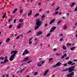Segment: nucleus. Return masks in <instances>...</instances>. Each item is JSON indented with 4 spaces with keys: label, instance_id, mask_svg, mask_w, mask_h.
Wrapping results in <instances>:
<instances>
[{
    "label": "nucleus",
    "instance_id": "nucleus-20",
    "mask_svg": "<svg viewBox=\"0 0 77 77\" xmlns=\"http://www.w3.org/2000/svg\"><path fill=\"white\" fill-rule=\"evenodd\" d=\"M39 13H38L37 14H35L34 15V17H38V16H39Z\"/></svg>",
    "mask_w": 77,
    "mask_h": 77
},
{
    "label": "nucleus",
    "instance_id": "nucleus-62",
    "mask_svg": "<svg viewBox=\"0 0 77 77\" xmlns=\"http://www.w3.org/2000/svg\"><path fill=\"white\" fill-rule=\"evenodd\" d=\"M62 14V12H60L59 13V15H61Z\"/></svg>",
    "mask_w": 77,
    "mask_h": 77
},
{
    "label": "nucleus",
    "instance_id": "nucleus-26",
    "mask_svg": "<svg viewBox=\"0 0 77 77\" xmlns=\"http://www.w3.org/2000/svg\"><path fill=\"white\" fill-rule=\"evenodd\" d=\"M51 34V33H48V35H47V37H48V36H50V34Z\"/></svg>",
    "mask_w": 77,
    "mask_h": 77
},
{
    "label": "nucleus",
    "instance_id": "nucleus-46",
    "mask_svg": "<svg viewBox=\"0 0 77 77\" xmlns=\"http://www.w3.org/2000/svg\"><path fill=\"white\" fill-rule=\"evenodd\" d=\"M20 38V36H18L17 37L16 39H19Z\"/></svg>",
    "mask_w": 77,
    "mask_h": 77
},
{
    "label": "nucleus",
    "instance_id": "nucleus-57",
    "mask_svg": "<svg viewBox=\"0 0 77 77\" xmlns=\"http://www.w3.org/2000/svg\"><path fill=\"white\" fill-rule=\"evenodd\" d=\"M4 59V58H0V60H3Z\"/></svg>",
    "mask_w": 77,
    "mask_h": 77
},
{
    "label": "nucleus",
    "instance_id": "nucleus-18",
    "mask_svg": "<svg viewBox=\"0 0 77 77\" xmlns=\"http://www.w3.org/2000/svg\"><path fill=\"white\" fill-rule=\"evenodd\" d=\"M61 54H62L61 53H56V55H57V56H60V55Z\"/></svg>",
    "mask_w": 77,
    "mask_h": 77
},
{
    "label": "nucleus",
    "instance_id": "nucleus-21",
    "mask_svg": "<svg viewBox=\"0 0 77 77\" xmlns=\"http://www.w3.org/2000/svg\"><path fill=\"white\" fill-rule=\"evenodd\" d=\"M68 68H66L65 69H64L62 71H68Z\"/></svg>",
    "mask_w": 77,
    "mask_h": 77
},
{
    "label": "nucleus",
    "instance_id": "nucleus-34",
    "mask_svg": "<svg viewBox=\"0 0 77 77\" xmlns=\"http://www.w3.org/2000/svg\"><path fill=\"white\" fill-rule=\"evenodd\" d=\"M75 11H77V6L75 8Z\"/></svg>",
    "mask_w": 77,
    "mask_h": 77
},
{
    "label": "nucleus",
    "instance_id": "nucleus-32",
    "mask_svg": "<svg viewBox=\"0 0 77 77\" xmlns=\"http://www.w3.org/2000/svg\"><path fill=\"white\" fill-rule=\"evenodd\" d=\"M5 16H6V14H4L3 16V17H2V18H3V19L5 18Z\"/></svg>",
    "mask_w": 77,
    "mask_h": 77
},
{
    "label": "nucleus",
    "instance_id": "nucleus-30",
    "mask_svg": "<svg viewBox=\"0 0 77 77\" xmlns=\"http://www.w3.org/2000/svg\"><path fill=\"white\" fill-rule=\"evenodd\" d=\"M14 60V58H10V61H12V60Z\"/></svg>",
    "mask_w": 77,
    "mask_h": 77
},
{
    "label": "nucleus",
    "instance_id": "nucleus-5",
    "mask_svg": "<svg viewBox=\"0 0 77 77\" xmlns=\"http://www.w3.org/2000/svg\"><path fill=\"white\" fill-rule=\"evenodd\" d=\"M74 75V73L72 72L70 74H68L67 75V77H72V76Z\"/></svg>",
    "mask_w": 77,
    "mask_h": 77
},
{
    "label": "nucleus",
    "instance_id": "nucleus-25",
    "mask_svg": "<svg viewBox=\"0 0 77 77\" xmlns=\"http://www.w3.org/2000/svg\"><path fill=\"white\" fill-rule=\"evenodd\" d=\"M75 47H72L71 48L70 50H74V49H75Z\"/></svg>",
    "mask_w": 77,
    "mask_h": 77
},
{
    "label": "nucleus",
    "instance_id": "nucleus-58",
    "mask_svg": "<svg viewBox=\"0 0 77 77\" xmlns=\"http://www.w3.org/2000/svg\"><path fill=\"white\" fill-rule=\"evenodd\" d=\"M15 12H16V11L14 10V11H13V14H15Z\"/></svg>",
    "mask_w": 77,
    "mask_h": 77
},
{
    "label": "nucleus",
    "instance_id": "nucleus-45",
    "mask_svg": "<svg viewBox=\"0 0 77 77\" xmlns=\"http://www.w3.org/2000/svg\"><path fill=\"white\" fill-rule=\"evenodd\" d=\"M11 20H12V18H11V19H9L8 21V22H10L11 21Z\"/></svg>",
    "mask_w": 77,
    "mask_h": 77
},
{
    "label": "nucleus",
    "instance_id": "nucleus-3",
    "mask_svg": "<svg viewBox=\"0 0 77 77\" xmlns=\"http://www.w3.org/2000/svg\"><path fill=\"white\" fill-rule=\"evenodd\" d=\"M13 53H14V54L11 55L10 58H14V57H15V56L16 54L17 53V51H11V54H13Z\"/></svg>",
    "mask_w": 77,
    "mask_h": 77
},
{
    "label": "nucleus",
    "instance_id": "nucleus-7",
    "mask_svg": "<svg viewBox=\"0 0 77 77\" xmlns=\"http://www.w3.org/2000/svg\"><path fill=\"white\" fill-rule=\"evenodd\" d=\"M56 27L54 26L52 27L51 29L50 32H53L56 29Z\"/></svg>",
    "mask_w": 77,
    "mask_h": 77
},
{
    "label": "nucleus",
    "instance_id": "nucleus-54",
    "mask_svg": "<svg viewBox=\"0 0 77 77\" xmlns=\"http://www.w3.org/2000/svg\"><path fill=\"white\" fill-rule=\"evenodd\" d=\"M42 11V9H40L39 10V12H41Z\"/></svg>",
    "mask_w": 77,
    "mask_h": 77
},
{
    "label": "nucleus",
    "instance_id": "nucleus-47",
    "mask_svg": "<svg viewBox=\"0 0 77 77\" xmlns=\"http://www.w3.org/2000/svg\"><path fill=\"white\" fill-rule=\"evenodd\" d=\"M17 20H16V19H15L14 20V23H15V22H16V21Z\"/></svg>",
    "mask_w": 77,
    "mask_h": 77
},
{
    "label": "nucleus",
    "instance_id": "nucleus-16",
    "mask_svg": "<svg viewBox=\"0 0 77 77\" xmlns=\"http://www.w3.org/2000/svg\"><path fill=\"white\" fill-rule=\"evenodd\" d=\"M37 66H39V67L41 66H42V64H41V62L37 64Z\"/></svg>",
    "mask_w": 77,
    "mask_h": 77
},
{
    "label": "nucleus",
    "instance_id": "nucleus-23",
    "mask_svg": "<svg viewBox=\"0 0 77 77\" xmlns=\"http://www.w3.org/2000/svg\"><path fill=\"white\" fill-rule=\"evenodd\" d=\"M66 56H67L66 54H64V56H62V58H64V56L65 57H66Z\"/></svg>",
    "mask_w": 77,
    "mask_h": 77
},
{
    "label": "nucleus",
    "instance_id": "nucleus-28",
    "mask_svg": "<svg viewBox=\"0 0 77 77\" xmlns=\"http://www.w3.org/2000/svg\"><path fill=\"white\" fill-rule=\"evenodd\" d=\"M38 72H35L34 73V75H36L37 74H38Z\"/></svg>",
    "mask_w": 77,
    "mask_h": 77
},
{
    "label": "nucleus",
    "instance_id": "nucleus-42",
    "mask_svg": "<svg viewBox=\"0 0 77 77\" xmlns=\"http://www.w3.org/2000/svg\"><path fill=\"white\" fill-rule=\"evenodd\" d=\"M42 18H45V16L44 15H43L42 16Z\"/></svg>",
    "mask_w": 77,
    "mask_h": 77
},
{
    "label": "nucleus",
    "instance_id": "nucleus-41",
    "mask_svg": "<svg viewBox=\"0 0 77 77\" xmlns=\"http://www.w3.org/2000/svg\"><path fill=\"white\" fill-rule=\"evenodd\" d=\"M58 13H59V11L55 12V14H58Z\"/></svg>",
    "mask_w": 77,
    "mask_h": 77
},
{
    "label": "nucleus",
    "instance_id": "nucleus-8",
    "mask_svg": "<svg viewBox=\"0 0 77 77\" xmlns=\"http://www.w3.org/2000/svg\"><path fill=\"white\" fill-rule=\"evenodd\" d=\"M9 62V60H7V58H5V60H4V64L6 63V62Z\"/></svg>",
    "mask_w": 77,
    "mask_h": 77
},
{
    "label": "nucleus",
    "instance_id": "nucleus-9",
    "mask_svg": "<svg viewBox=\"0 0 77 77\" xmlns=\"http://www.w3.org/2000/svg\"><path fill=\"white\" fill-rule=\"evenodd\" d=\"M42 34V32L39 31L38 32L37 36H39V35H41Z\"/></svg>",
    "mask_w": 77,
    "mask_h": 77
},
{
    "label": "nucleus",
    "instance_id": "nucleus-33",
    "mask_svg": "<svg viewBox=\"0 0 77 77\" xmlns=\"http://www.w3.org/2000/svg\"><path fill=\"white\" fill-rule=\"evenodd\" d=\"M32 62V60H31L29 61H28L27 63H30V62Z\"/></svg>",
    "mask_w": 77,
    "mask_h": 77
},
{
    "label": "nucleus",
    "instance_id": "nucleus-56",
    "mask_svg": "<svg viewBox=\"0 0 77 77\" xmlns=\"http://www.w3.org/2000/svg\"><path fill=\"white\" fill-rule=\"evenodd\" d=\"M19 72H20V71H18L16 73H17V74H18V73H19Z\"/></svg>",
    "mask_w": 77,
    "mask_h": 77
},
{
    "label": "nucleus",
    "instance_id": "nucleus-22",
    "mask_svg": "<svg viewBox=\"0 0 77 77\" xmlns=\"http://www.w3.org/2000/svg\"><path fill=\"white\" fill-rule=\"evenodd\" d=\"M24 69H25L24 68H23V69H22L20 71V73H21L23 71H24Z\"/></svg>",
    "mask_w": 77,
    "mask_h": 77
},
{
    "label": "nucleus",
    "instance_id": "nucleus-36",
    "mask_svg": "<svg viewBox=\"0 0 77 77\" xmlns=\"http://www.w3.org/2000/svg\"><path fill=\"white\" fill-rule=\"evenodd\" d=\"M32 40V38H30L29 40V42H30V41Z\"/></svg>",
    "mask_w": 77,
    "mask_h": 77
},
{
    "label": "nucleus",
    "instance_id": "nucleus-38",
    "mask_svg": "<svg viewBox=\"0 0 77 77\" xmlns=\"http://www.w3.org/2000/svg\"><path fill=\"white\" fill-rule=\"evenodd\" d=\"M71 45V43H69V44H68L67 45L68 46V45Z\"/></svg>",
    "mask_w": 77,
    "mask_h": 77
},
{
    "label": "nucleus",
    "instance_id": "nucleus-39",
    "mask_svg": "<svg viewBox=\"0 0 77 77\" xmlns=\"http://www.w3.org/2000/svg\"><path fill=\"white\" fill-rule=\"evenodd\" d=\"M53 60V58H50L49 59V61H50V60Z\"/></svg>",
    "mask_w": 77,
    "mask_h": 77
},
{
    "label": "nucleus",
    "instance_id": "nucleus-10",
    "mask_svg": "<svg viewBox=\"0 0 77 77\" xmlns=\"http://www.w3.org/2000/svg\"><path fill=\"white\" fill-rule=\"evenodd\" d=\"M75 5V3L73 2L71 4L70 6L71 8L73 7Z\"/></svg>",
    "mask_w": 77,
    "mask_h": 77
},
{
    "label": "nucleus",
    "instance_id": "nucleus-2",
    "mask_svg": "<svg viewBox=\"0 0 77 77\" xmlns=\"http://www.w3.org/2000/svg\"><path fill=\"white\" fill-rule=\"evenodd\" d=\"M75 66H72L69 67L67 68V69L69 72H73V71H75Z\"/></svg>",
    "mask_w": 77,
    "mask_h": 77
},
{
    "label": "nucleus",
    "instance_id": "nucleus-48",
    "mask_svg": "<svg viewBox=\"0 0 77 77\" xmlns=\"http://www.w3.org/2000/svg\"><path fill=\"white\" fill-rule=\"evenodd\" d=\"M3 63L4 64V62L2 61L1 62V64H3Z\"/></svg>",
    "mask_w": 77,
    "mask_h": 77
},
{
    "label": "nucleus",
    "instance_id": "nucleus-17",
    "mask_svg": "<svg viewBox=\"0 0 77 77\" xmlns=\"http://www.w3.org/2000/svg\"><path fill=\"white\" fill-rule=\"evenodd\" d=\"M63 50H66V46L64 45H63Z\"/></svg>",
    "mask_w": 77,
    "mask_h": 77
},
{
    "label": "nucleus",
    "instance_id": "nucleus-29",
    "mask_svg": "<svg viewBox=\"0 0 77 77\" xmlns=\"http://www.w3.org/2000/svg\"><path fill=\"white\" fill-rule=\"evenodd\" d=\"M66 29H67V26H64V30H66Z\"/></svg>",
    "mask_w": 77,
    "mask_h": 77
},
{
    "label": "nucleus",
    "instance_id": "nucleus-61",
    "mask_svg": "<svg viewBox=\"0 0 77 77\" xmlns=\"http://www.w3.org/2000/svg\"><path fill=\"white\" fill-rule=\"evenodd\" d=\"M47 72H45V74H44L45 75H46V74H47Z\"/></svg>",
    "mask_w": 77,
    "mask_h": 77
},
{
    "label": "nucleus",
    "instance_id": "nucleus-40",
    "mask_svg": "<svg viewBox=\"0 0 77 77\" xmlns=\"http://www.w3.org/2000/svg\"><path fill=\"white\" fill-rule=\"evenodd\" d=\"M60 8L59 7H58L56 9H55V11H57V10H58V9H59Z\"/></svg>",
    "mask_w": 77,
    "mask_h": 77
},
{
    "label": "nucleus",
    "instance_id": "nucleus-12",
    "mask_svg": "<svg viewBox=\"0 0 77 77\" xmlns=\"http://www.w3.org/2000/svg\"><path fill=\"white\" fill-rule=\"evenodd\" d=\"M21 27V23H20L17 26V28L18 29H20V28Z\"/></svg>",
    "mask_w": 77,
    "mask_h": 77
},
{
    "label": "nucleus",
    "instance_id": "nucleus-63",
    "mask_svg": "<svg viewBox=\"0 0 77 77\" xmlns=\"http://www.w3.org/2000/svg\"><path fill=\"white\" fill-rule=\"evenodd\" d=\"M9 68H10V67H7V68H6V69H9Z\"/></svg>",
    "mask_w": 77,
    "mask_h": 77
},
{
    "label": "nucleus",
    "instance_id": "nucleus-35",
    "mask_svg": "<svg viewBox=\"0 0 77 77\" xmlns=\"http://www.w3.org/2000/svg\"><path fill=\"white\" fill-rule=\"evenodd\" d=\"M67 63H64V66H67Z\"/></svg>",
    "mask_w": 77,
    "mask_h": 77
},
{
    "label": "nucleus",
    "instance_id": "nucleus-13",
    "mask_svg": "<svg viewBox=\"0 0 77 77\" xmlns=\"http://www.w3.org/2000/svg\"><path fill=\"white\" fill-rule=\"evenodd\" d=\"M32 11H30V12L28 13V16H29V15H32Z\"/></svg>",
    "mask_w": 77,
    "mask_h": 77
},
{
    "label": "nucleus",
    "instance_id": "nucleus-55",
    "mask_svg": "<svg viewBox=\"0 0 77 77\" xmlns=\"http://www.w3.org/2000/svg\"><path fill=\"white\" fill-rule=\"evenodd\" d=\"M54 51H56V50H57V49H56V48H55L54 49Z\"/></svg>",
    "mask_w": 77,
    "mask_h": 77
},
{
    "label": "nucleus",
    "instance_id": "nucleus-27",
    "mask_svg": "<svg viewBox=\"0 0 77 77\" xmlns=\"http://www.w3.org/2000/svg\"><path fill=\"white\" fill-rule=\"evenodd\" d=\"M61 20L58 21V22L57 23V24H59V23L61 22Z\"/></svg>",
    "mask_w": 77,
    "mask_h": 77
},
{
    "label": "nucleus",
    "instance_id": "nucleus-11",
    "mask_svg": "<svg viewBox=\"0 0 77 77\" xmlns=\"http://www.w3.org/2000/svg\"><path fill=\"white\" fill-rule=\"evenodd\" d=\"M55 21V19H52L51 21L50 22L49 24H51L53 22H54Z\"/></svg>",
    "mask_w": 77,
    "mask_h": 77
},
{
    "label": "nucleus",
    "instance_id": "nucleus-1",
    "mask_svg": "<svg viewBox=\"0 0 77 77\" xmlns=\"http://www.w3.org/2000/svg\"><path fill=\"white\" fill-rule=\"evenodd\" d=\"M40 19H37L35 20L37 22L36 23V26L35 28V30H37L38 29L39 27V26L41 25V24H42V21H39Z\"/></svg>",
    "mask_w": 77,
    "mask_h": 77
},
{
    "label": "nucleus",
    "instance_id": "nucleus-60",
    "mask_svg": "<svg viewBox=\"0 0 77 77\" xmlns=\"http://www.w3.org/2000/svg\"><path fill=\"white\" fill-rule=\"evenodd\" d=\"M73 61L74 62H76L77 61V60H73Z\"/></svg>",
    "mask_w": 77,
    "mask_h": 77
},
{
    "label": "nucleus",
    "instance_id": "nucleus-49",
    "mask_svg": "<svg viewBox=\"0 0 77 77\" xmlns=\"http://www.w3.org/2000/svg\"><path fill=\"white\" fill-rule=\"evenodd\" d=\"M62 19H65V17L64 16L63 17Z\"/></svg>",
    "mask_w": 77,
    "mask_h": 77
},
{
    "label": "nucleus",
    "instance_id": "nucleus-50",
    "mask_svg": "<svg viewBox=\"0 0 77 77\" xmlns=\"http://www.w3.org/2000/svg\"><path fill=\"white\" fill-rule=\"evenodd\" d=\"M32 42H29V44H32Z\"/></svg>",
    "mask_w": 77,
    "mask_h": 77
},
{
    "label": "nucleus",
    "instance_id": "nucleus-59",
    "mask_svg": "<svg viewBox=\"0 0 77 77\" xmlns=\"http://www.w3.org/2000/svg\"><path fill=\"white\" fill-rule=\"evenodd\" d=\"M75 26H77V22H75Z\"/></svg>",
    "mask_w": 77,
    "mask_h": 77
},
{
    "label": "nucleus",
    "instance_id": "nucleus-43",
    "mask_svg": "<svg viewBox=\"0 0 77 77\" xmlns=\"http://www.w3.org/2000/svg\"><path fill=\"white\" fill-rule=\"evenodd\" d=\"M12 27V25H10L9 26V28H11Z\"/></svg>",
    "mask_w": 77,
    "mask_h": 77
},
{
    "label": "nucleus",
    "instance_id": "nucleus-24",
    "mask_svg": "<svg viewBox=\"0 0 77 77\" xmlns=\"http://www.w3.org/2000/svg\"><path fill=\"white\" fill-rule=\"evenodd\" d=\"M23 12V9L21 10L20 11V14H22Z\"/></svg>",
    "mask_w": 77,
    "mask_h": 77
},
{
    "label": "nucleus",
    "instance_id": "nucleus-14",
    "mask_svg": "<svg viewBox=\"0 0 77 77\" xmlns=\"http://www.w3.org/2000/svg\"><path fill=\"white\" fill-rule=\"evenodd\" d=\"M72 62H73L72 61H70L68 62V65H71V64H72Z\"/></svg>",
    "mask_w": 77,
    "mask_h": 77
},
{
    "label": "nucleus",
    "instance_id": "nucleus-53",
    "mask_svg": "<svg viewBox=\"0 0 77 77\" xmlns=\"http://www.w3.org/2000/svg\"><path fill=\"white\" fill-rule=\"evenodd\" d=\"M69 13H67V16H69Z\"/></svg>",
    "mask_w": 77,
    "mask_h": 77
},
{
    "label": "nucleus",
    "instance_id": "nucleus-64",
    "mask_svg": "<svg viewBox=\"0 0 77 77\" xmlns=\"http://www.w3.org/2000/svg\"><path fill=\"white\" fill-rule=\"evenodd\" d=\"M63 35L62 34H60V36H62Z\"/></svg>",
    "mask_w": 77,
    "mask_h": 77
},
{
    "label": "nucleus",
    "instance_id": "nucleus-52",
    "mask_svg": "<svg viewBox=\"0 0 77 77\" xmlns=\"http://www.w3.org/2000/svg\"><path fill=\"white\" fill-rule=\"evenodd\" d=\"M14 11H17L18 10V9H17V8H16L15 9V10H14Z\"/></svg>",
    "mask_w": 77,
    "mask_h": 77
},
{
    "label": "nucleus",
    "instance_id": "nucleus-37",
    "mask_svg": "<svg viewBox=\"0 0 77 77\" xmlns=\"http://www.w3.org/2000/svg\"><path fill=\"white\" fill-rule=\"evenodd\" d=\"M19 21H20V22H23V20H22L21 19H20L19 20Z\"/></svg>",
    "mask_w": 77,
    "mask_h": 77
},
{
    "label": "nucleus",
    "instance_id": "nucleus-44",
    "mask_svg": "<svg viewBox=\"0 0 77 77\" xmlns=\"http://www.w3.org/2000/svg\"><path fill=\"white\" fill-rule=\"evenodd\" d=\"M63 40V39H62V38H60V41H62Z\"/></svg>",
    "mask_w": 77,
    "mask_h": 77
},
{
    "label": "nucleus",
    "instance_id": "nucleus-31",
    "mask_svg": "<svg viewBox=\"0 0 77 77\" xmlns=\"http://www.w3.org/2000/svg\"><path fill=\"white\" fill-rule=\"evenodd\" d=\"M31 32H32V30H30L27 33H30Z\"/></svg>",
    "mask_w": 77,
    "mask_h": 77
},
{
    "label": "nucleus",
    "instance_id": "nucleus-19",
    "mask_svg": "<svg viewBox=\"0 0 77 77\" xmlns=\"http://www.w3.org/2000/svg\"><path fill=\"white\" fill-rule=\"evenodd\" d=\"M9 41H10V38H8L6 40V42H9Z\"/></svg>",
    "mask_w": 77,
    "mask_h": 77
},
{
    "label": "nucleus",
    "instance_id": "nucleus-6",
    "mask_svg": "<svg viewBox=\"0 0 77 77\" xmlns=\"http://www.w3.org/2000/svg\"><path fill=\"white\" fill-rule=\"evenodd\" d=\"M29 52L27 51V50H26L24 52L23 54V56H24L25 54H29Z\"/></svg>",
    "mask_w": 77,
    "mask_h": 77
},
{
    "label": "nucleus",
    "instance_id": "nucleus-4",
    "mask_svg": "<svg viewBox=\"0 0 77 77\" xmlns=\"http://www.w3.org/2000/svg\"><path fill=\"white\" fill-rule=\"evenodd\" d=\"M62 64V63H60V62H59L55 65H54L53 66V68H54L55 67H57V66H60V65Z\"/></svg>",
    "mask_w": 77,
    "mask_h": 77
},
{
    "label": "nucleus",
    "instance_id": "nucleus-15",
    "mask_svg": "<svg viewBox=\"0 0 77 77\" xmlns=\"http://www.w3.org/2000/svg\"><path fill=\"white\" fill-rule=\"evenodd\" d=\"M28 59H29V58H25L24 60H22V62H25V61H27V60H28Z\"/></svg>",
    "mask_w": 77,
    "mask_h": 77
},
{
    "label": "nucleus",
    "instance_id": "nucleus-51",
    "mask_svg": "<svg viewBox=\"0 0 77 77\" xmlns=\"http://www.w3.org/2000/svg\"><path fill=\"white\" fill-rule=\"evenodd\" d=\"M44 63V61H43L42 62V64H43V63Z\"/></svg>",
    "mask_w": 77,
    "mask_h": 77
}]
</instances>
